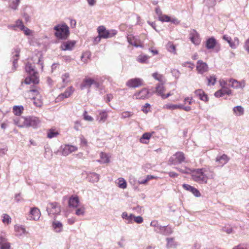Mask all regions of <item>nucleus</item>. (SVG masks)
<instances>
[{
  "label": "nucleus",
  "instance_id": "obj_1",
  "mask_svg": "<svg viewBox=\"0 0 249 249\" xmlns=\"http://www.w3.org/2000/svg\"><path fill=\"white\" fill-rule=\"evenodd\" d=\"M215 176L213 171L206 168L194 169L192 173V179L199 183L206 184L209 179H213Z\"/></svg>",
  "mask_w": 249,
  "mask_h": 249
},
{
  "label": "nucleus",
  "instance_id": "obj_2",
  "mask_svg": "<svg viewBox=\"0 0 249 249\" xmlns=\"http://www.w3.org/2000/svg\"><path fill=\"white\" fill-rule=\"evenodd\" d=\"M26 71L29 76L25 79L24 83L29 85L32 83L36 84L39 83V77L38 73L36 71L34 66L30 63H27L25 66Z\"/></svg>",
  "mask_w": 249,
  "mask_h": 249
},
{
  "label": "nucleus",
  "instance_id": "obj_3",
  "mask_svg": "<svg viewBox=\"0 0 249 249\" xmlns=\"http://www.w3.org/2000/svg\"><path fill=\"white\" fill-rule=\"evenodd\" d=\"M54 30L55 36L59 39H66L69 36V28L65 23L55 26Z\"/></svg>",
  "mask_w": 249,
  "mask_h": 249
},
{
  "label": "nucleus",
  "instance_id": "obj_4",
  "mask_svg": "<svg viewBox=\"0 0 249 249\" xmlns=\"http://www.w3.org/2000/svg\"><path fill=\"white\" fill-rule=\"evenodd\" d=\"M98 33L99 36L102 38H111L117 34V31L115 30H107L104 26H100L97 29Z\"/></svg>",
  "mask_w": 249,
  "mask_h": 249
},
{
  "label": "nucleus",
  "instance_id": "obj_5",
  "mask_svg": "<svg viewBox=\"0 0 249 249\" xmlns=\"http://www.w3.org/2000/svg\"><path fill=\"white\" fill-rule=\"evenodd\" d=\"M185 159V157L183 153L178 152L170 158L168 163L171 165L180 164L184 161Z\"/></svg>",
  "mask_w": 249,
  "mask_h": 249
},
{
  "label": "nucleus",
  "instance_id": "obj_6",
  "mask_svg": "<svg viewBox=\"0 0 249 249\" xmlns=\"http://www.w3.org/2000/svg\"><path fill=\"white\" fill-rule=\"evenodd\" d=\"M60 150L63 156H66L72 152L76 151L78 147L76 146L71 144H64L61 145Z\"/></svg>",
  "mask_w": 249,
  "mask_h": 249
},
{
  "label": "nucleus",
  "instance_id": "obj_7",
  "mask_svg": "<svg viewBox=\"0 0 249 249\" xmlns=\"http://www.w3.org/2000/svg\"><path fill=\"white\" fill-rule=\"evenodd\" d=\"M47 211L49 215L57 214L60 213L61 210L60 206L56 203H50L47 207Z\"/></svg>",
  "mask_w": 249,
  "mask_h": 249
},
{
  "label": "nucleus",
  "instance_id": "obj_8",
  "mask_svg": "<svg viewBox=\"0 0 249 249\" xmlns=\"http://www.w3.org/2000/svg\"><path fill=\"white\" fill-rule=\"evenodd\" d=\"M126 85L131 88H136L143 85V80L139 78H132L128 80Z\"/></svg>",
  "mask_w": 249,
  "mask_h": 249
},
{
  "label": "nucleus",
  "instance_id": "obj_9",
  "mask_svg": "<svg viewBox=\"0 0 249 249\" xmlns=\"http://www.w3.org/2000/svg\"><path fill=\"white\" fill-rule=\"evenodd\" d=\"M41 120L37 117L31 116L27 117L28 127L37 128L39 126Z\"/></svg>",
  "mask_w": 249,
  "mask_h": 249
},
{
  "label": "nucleus",
  "instance_id": "obj_10",
  "mask_svg": "<svg viewBox=\"0 0 249 249\" xmlns=\"http://www.w3.org/2000/svg\"><path fill=\"white\" fill-rule=\"evenodd\" d=\"M222 38L229 43L230 46L232 49L236 48L239 44V40L237 37H234L233 40L232 41L230 36L225 35L223 36Z\"/></svg>",
  "mask_w": 249,
  "mask_h": 249
},
{
  "label": "nucleus",
  "instance_id": "obj_11",
  "mask_svg": "<svg viewBox=\"0 0 249 249\" xmlns=\"http://www.w3.org/2000/svg\"><path fill=\"white\" fill-rule=\"evenodd\" d=\"M14 124L19 127H28L27 117H16L13 119Z\"/></svg>",
  "mask_w": 249,
  "mask_h": 249
},
{
  "label": "nucleus",
  "instance_id": "obj_12",
  "mask_svg": "<svg viewBox=\"0 0 249 249\" xmlns=\"http://www.w3.org/2000/svg\"><path fill=\"white\" fill-rule=\"evenodd\" d=\"M151 95L147 89L143 88L139 92H136L133 97H135L137 99H144L149 98Z\"/></svg>",
  "mask_w": 249,
  "mask_h": 249
},
{
  "label": "nucleus",
  "instance_id": "obj_13",
  "mask_svg": "<svg viewBox=\"0 0 249 249\" xmlns=\"http://www.w3.org/2000/svg\"><path fill=\"white\" fill-rule=\"evenodd\" d=\"M127 41L130 44L136 47H143L141 40L137 36H127Z\"/></svg>",
  "mask_w": 249,
  "mask_h": 249
},
{
  "label": "nucleus",
  "instance_id": "obj_14",
  "mask_svg": "<svg viewBox=\"0 0 249 249\" xmlns=\"http://www.w3.org/2000/svg\"><path fill=\"white\" fill-rule=\"evenodd\" d=\"M108 118L107 112L105 110H98V114L96 117V121L100 124L104 123Z\"/></svg>",
  "mask_w": 249,
  "mask_h": 249
},
{
  "label": "nucleus",
  "instance_id": "obj_15",
  "mask_svg": "<svg viewBox=\"0 0 249 249\" xmlns=\"http://www.w3.org/2000/svg\"><path fill=\"white\" fill-rule=\"evenodd\" d=\"M196 68L197 72L200 74H203L208 71V66L207 63L200 60L197 62Z\"/></svg>",
  "mask_w": 249,
  "mask_h": 249
},
{
  "label": "nucleus",
  "instance_id": "obj_16",
  "mask_svg": "<svg viewBox=\"0 0 249 249\" xmlns=\"http://www.w3.org/2000/svg\"><path fill=\"white\" fill-rule=\"evenodd\" d=\"M74 92V89L71 86L68 88L64 93H61L57 97V101H62L65 98L69 97Z\"/></svg>",
  "mask_w": 249,
  "mask_h": 249
},
{
  "label": "nucleus",
  "instance_id": "obj_17",
  "mask_svg": "<svg viewBox=\"0 0 249 249\" xmlns=\"http://www.w3.org/2000/svg\"><path fill=\"white\" fill-rule=\"evenodd\" d=\"M76 43L74 40H69L63 42L60 47V49L63 51H71L74 48Z\"/></svg>",
  "mask_w": 249,
  "mask_h": 249
},
{
  "label": "nucleus",
  "instance_id": "obj_18",
  "mask_svg": "<svg viewBox=\"0 0 249 249\" xmlns=\"http://www.w3.org/2000/svg\"><path fill=\"white\" fill-rule=\"evenodd\" d=\"M30 215L31 218L30 220H38L41 215V213L39 210L36 208L34 207L31 209L30 212Z\"/></svg>",
  "mask_w": 249,
  "mask_h": 249
},
{
  "label": "nucleus",
  "instance_id": "obj_19",
  "mask_svg": "<svg viewBox=\"0 0 249 249\" xmlns=\"http://www.w3.org/2000/svg\"><path fill=\"white\" fill-rule=\"evenodd\" d=\"M182 187L186 190L191 192L195 196L199 197L201 196L200 193L196 188L186 184H183Z\"/></svg>",
  "mask_w": 249,
  "mask_h": 249
},
{
  "label": "nucleus",
  "instance_id": "obj_20",
  "mask_svg": "<svg viewBox=\"0 0 249 249\" xmlns=\"http://www.w3.org/2000/svg\"><path fill=\"white\" fill-rule=\"evenodd\" d=\"M231 83V86L234 89H243L245 86L244 81H238L233 79H231L229 81Z\"/></svg>",
  "mask_w": 249,
  "mask_h": 249
},
{
  "label": "nucleus",
  "instance_id": "obj_21",
  "mask_svg": "<svg viewBox=\"0 0 249 249\" xmlns=\"http://www.w3.org/2000/svg\"><path fill=\"white\" fill-rule=\"evenodd\" d=\"M190 38L192 43L195 45H198L200 42V39L198 34L195 30L193 31L190 35Z\"/></svg>",
  "mask_w": 249,
  "mask_h": 249
},
{
  "label": "nucleus",
  "instance_id": "obj_22",
  "mask_svg": "<svg viewBox=\"0 0 249 249\" xmlns=\"http://www.w3.org/2000/svg\"><path fill=\"white\" fill-rule=\"evenodd\" d=\"M15 231L16 235L18 237H21L28 233L24 227L19 225H16L15 226Z\"/></svg>",
  "mask_w": 249,
  "mask_h": 249
},
{
  "label": "nucleus",
  "instance_id": "obj_23",
  "mask_svg": "<svg viewBox=\"0 0 249 249\" xmlns=\"http://www.w3.org/2000/svg\"><path fill=\"white\" fill-rule=\"evenodd\" d=\"M195 94L200 100L205 102L208 101V97L203 90L197 89L195 90Z\"/></svg>",
  "mask_w": 249,
  "mask_h": 249
},
{
  "label": "nucleus",
  "instance_id": "obj_24",
  "mask_svg": "<svg viewBox=\"0 0 249 249\" xmlns=\"http://www.w3.org/2000/svg\"><path fill=\"white\" fill-rule=\"evenodd\" d=\"M93 79L86 78L83 80L82 83L80 85V89L83 90L85 88H89L93 84Z\"/></svg>",
  "mask_w": 249,
  "mask_h": 249
},
{
  "label": "nucleus",
  "instance_id": "obj_25",
  "mask_svg": "<svg viewBox=\"0 0 249 249\" xmlns=\"http://www.w3.org/2000/svg\"><path fill=\"white\" fill-rule=\"evenodd\" d=\"M230 158L225 154H223L220 156H217L215 161L221 166L226 164L229 160Z\"/></svg>",
  "mask_w": 249,
  "mask_h": 249
},
{
  "label": "nucleus",
  "instance_id": "obj_26",
  "mask_svg": "<svg viewBox=\"0 0 249 249\" xmlns=\"http://www.w3.org/2000/svg\"><path fill=\"white\" fill-rule=\"evenodd\" d=\"M101 159L97 161L100 163H108L110 162V157L107 154L101 152L100 155Z\"/></svg>",
  "mask_w": 249,
  "mask_h": 249
},
{
  "label": "nucleus",
  "instance_id": "obj_27",
  "mask_svg": "<svg viewBox=\"0 0 249 249\" xmlns=\"http://www.w3.org/2000/svg\"><path fill=\"white\" fill-rule=\"evenodd\" d=\"M0 249H10V243L2 235H0Z\"/></svg>",
  "mask_w": 249,
  "mask_h": 249
},
{
  "label": "nucleus",
  "instance_id": "obj_28",
  "mask_svg": "<svg viewBox=\"0 0 249 249\" xmlns=\"http://www.w3.org/2000/svg\"><path fill=\"white\" fill-rule=\"evenodd\" d=\"M59 134V131L55 128H52L47 130V138L52 139L57 137Z\"/></svg>",
  "mask_w": 249,
  "mask_h": 249
},
{
  "label": "nucleus",
  "instance_id": "obj_29",
  "mask_svg": "<svg viewBox=\"0 0 249 249\" xmlns=\"http://www.w3.org/2000/svg\"><path fill=\"white\" fill-rule=\"evenodd\" d=\"M61 78L62 84H63L61 88H64L70 82L69 73L66 72V73H64V74H62L61 75Z\"/></svg>",
  "mask_w": 249,
  "mask_h": 249
},
{
  "label": "nucleus",
  "instance_id": "obj_30",
  "mask_svg": "<svg viewBox=\"0 0 249 249\" xmlns=\"http://www.w3.org/2000/svg\"><path fill=\"white\" fill-rule=\"evenodd\" d=\"M216 40L213 37H211L207 40L206 47L208 49H213L216 45Z\"/></svg>",
  "mask_w": 249,
  "mask_h": 249
},
{
  "label": "nucleus",
  "instance_id": "obj_31",
  "mask_svg": "<svg viewBox=\"0 0 249 249\" xmlns=\"http://www.w3.org/2000/svg\"><path fill=\"white\" fill-rule=\"evenodd\" d=\"M88 178L90 182H97L99 180L100 175L96 173H90L88 175Z\"/></svg>",
  "mask_w": 249,
  "mask_h": 249
},
{
  "label": "nucleus",
  "instance_id": "obj_32",
  "mask_svg": "<svg viewBox=\"0 0 249 249\" xmlns=\"http://www.w3.org/2000/svg\"><path fill=\"white\" fill-rule=\"evenodd\" d=\"M180 107H182L181 104L177 105L171 103L166 104L163 107V108L164 109H167L171 110L180 109Z\"/></svg>",
  "mask_w": 249,
  "mask_h": 249
},
{
  "label": "nucleus",
  "instance_id": "obj_33",
  "mask_svg": "<svg viewBox=\"0 0 249 249\" xmlns=\"http://www.w3.org/2000/svg\"><path fill=\"white\" fill-rule=\"evenodd\" d=\"M165 91V89L163 84H159L156 87V93L161 97Z\"/></svg>",
  "mask_w": 249,
  "mask_h": 249
},
{
  "label": "nucleus",
  "instance_id": "obj_34",
  "mask_svg": "<svg viewBox=\"0 0 249 249\" xmlns=\"http://www.w3.org/2000/svg\"><path fill=\"white\" fill-rule=\"evenodd\" d=\"M53 227L54 231L57 232H60L62 231L63 225L58 221H54L53 223Z\"/></svg>",
  "mask_w": 249,
  "mask_h": 249
},
{
  "label": "nucleus",
  "instance_id": "obj_35",
  "mask_svg": "<svg viewBox=\"0 0 249 249\" xmlns=\"http://www.w3.org/2000/svg\"><path fill=\"white\" fill-rule=\"evenodd\" d=\"M69 203L71 207L74 208L77 207L79 204V199L78 197H71L69 199Z\"/></svg>",
  "mask_w": 249,
  "mask_h": 249
},
{
  "label": "nucleus",
  "instance_id": "obj_36",
  "mask_svg": "<svg viewBox=\"0 0 249 249\" xmlns=\"http://www.w3.org/2000/svg\"><path fill=\"white\" fill-rule=\"evenodd\" d=\"M160 233L163 235H169L173 232L172 229L167 226H162V227H160Z\"/></svg>",
  "mask_w": 249,
  "mask_h": 249
},
{
  "label": "nucleus",
  "instance_id": "obj_37",
  "mask_svg": "<svg viewBox=\"0 0 249 249\" xmlns=\"http://www.w3.org/2000/svg\"><path fill=\"white\" fill-rule=\"evenodd\" d=\"M116 183L118 184V186L120 188L124 189L127 187L126 182L123 178H119Z\"/></svg>",
  "mask_w": 249,
  "mask_h": 249
},
{
  "label": "nucleus",
  "instance_id": "obj_38",
  "mask_svg": "<svg viewBox=\"0 0 249 249\" xmlns=\"http://www.w3.org/2000/svg\"><path fill=\"white\" fill-rule=\"evenodd\" d=\"M151 136L152 134L149 133H145L143 134L142 136L140 139V142L142 143H147L148 142L147 141H148L151 138Z\"/></svg>",
  "mask_w": 249,
  "mask_h": 249
},
{
  "label": "nucleus",
  "instance_id": "obj_39",
  "mask_svg": "<svg viewBox=\"0 0 249 249\" xmlns=\"http://www.w3.org/2000/svg\"><path fill=\"white\" fill-rule=\"evenodd\" d=\"M149 57L147 55L141 54L137 58V61L141 63H147Z\"/></svg>",
  "mask_w": 249,
  "mask_h": 249
},
{
  "label": "nucleus",
  "instance_id": "obj_40",
  "mask_svg": "<svg viewBox=\"0 0 249 249\" xmlns=\"http://www.w3.org/2000/svg\"><path fill=\"white\" fill-rule=\"evenodd\" d=\"M24 109L22 106H15L13 107V112L17 116L20 115Z\"/></svg>",
  "mask_w": 249,
  "mask_h": 249
},
{
  "label": "nucleus",
  "instance_id": "obj_41",
  "mask_svg": "<svg viewBox=\"0 0 249 249\" xmlns=\"http://www.w3.org/2000/svg\"><path fill=\"white\" fill-rule=\"evenodd\" d=\"M19 53H20V49L18 48L15 49V51L13 53H15L14 56H15L16 57V58L14 59L13 62V66L14 70H16V65L17 61L18 60V57L19 56Z\"/></svg>",
  "mask_w": 249,
  "mask_h": 249
},
{
  "label": "nucleus",
  "instance_id": "obj_42",
  "mask_svg": "<svg viewBox=\"0 0 249 249\" xmlns=\"http://www.w3.org/2000/svg\"><path fill=\"white\" fill-rule=\"evenodd\" d=\"M234 114L237 116H241L244 114V109L240 106L235 107L233 108Z\"/></svg>",
  "mask_w": 249,
  "mask_h": 249
},
{
  "label": "nucleus",
  "instance_id": "obj_43",
  "mask_svg": "<svg viewBox=\"0 0 249 249\" xmlns=\"http://www.w3.org/2000/svg\"><path fill=\"white\" fill-rule=\"evenodd\" d=\"M12 219L7 214L4 213L2 215V221L4 224H9L11 223Z\"/></svg>",
  "mask_w": 249,
  "mask_h": 249
},
{
  "label": "nucleus",
  "instance_id": "obj_44",
  "mask_svg": "<svg viewBox=\"0 0 249 249\" xmlns=\"http://www.w3.org/2000/svg\"><path fill=\"white\" fill-rule=\"evenodd\" d=\"M166 48L169 52L174 54L176 53V47L172 42H168L166 45Z\"/></svg>",
  "mask_w": 249,
  "mask_h": 249
},
{
  "label": "nucleus",
  "instance_id": "obj_45",
  "mask_svg": "<svg viewBox=\"0 0 249 249\" xmlns=\"http://www.w3.org/2000/svg\"><path fill=\"white\" fill-rule=\"evenodd\" d=\"M134 216V215L132 214H131L130 215H128L127 213L126 212H124L122 214V217L123 219H125L127 221V223H131L132 220V217Z\"/></svg>",
  "mask_w": 249,
  "mask_h": 249
},
{
  "label": "nucleus",
  "instance_id": "obj_46",
  "mask_svg": "<svg viewBox=\"0 0 249 249\" xmlns=\"http://www.w3.org/2000/svg\"><path fill=\"white\" fill-rule=\"evenodd\" d=\"M176 169L179 171L180 172L186 174H190L192 176V173L193 172V170L190 168L184 167L183 168H176Z\"/></svg>",
  "mask_w": 249,
  "mask_h": 249
},
{
  "label": "nucleus",
  "instance_id": "obj_47",
  "mask_svg": "<svg viewBox=\"0 0 249 249\" xmlns=\"http://www.w3.org/2000/svg\"><path fill=\"white\" fill-rule=\"evenodd\" d=\"M34 100V104L37 107H41L43 103L42 100L39 97L36 96V97L33 98Z\"/></svg>",
  "mask_w": 249,
  "mask_h": 249
},
{
  "label": "nucleus",
  "instance_id": "obj_48",
  "mask_svg": "<svg viewBox=\"0 0 249 249\" xmlns=\"http://www.w3.org/2000/svg\"><path fill=\"white\" fill-rule=\"evenodd\" d=\"M20 2V0H14L10 4L9 6L14 10H16Z\"/></svg>",
  "mask_w": 249,
  "mask_h": 249
},
{
  "label": "nucleus",
  "instance_id": "obj_49",
  "mask_svg": "<svg viewBox=\"0 0 249 249\" xmlns=\"http://www.w3.org/2000/svg\"><path fill=\"white\" fill-rule=\"evenodd\" d=\"M159 19L162 22H170L171 18L166 15H162L159 17Z\"/></svg>",
  "mask_w": 249,
  "mask_h": 249
},
{
  "label": "nucleus",
  "instance_id": "obj_50",
  "mask_svg": "<svg viewBox=\"0 0 249 249\" xmlns=\"http://www.w3.org/2000/svg\"><path fill=\"white\" fill-rule=\"evenodd\" d=\"M208 81L209 85H214L216 81V78L214 75L210 76L208 78Z\"/></svg>",
  "mask_w": 249,
  "mask_h": 249
},
{
  "label": "nucleus",
  "instance_id": "obj_51",
  "mask_svg": "<svg viewBox=\"0 0 249 249\" xmlns=\"http://www.w3.org/2000/svg\"><path fill=\"white\" fill-rule=\"evenodd\" d=\"M83 117L84 119L87 121L93 122L94 120L93 118L91 116L88 115L87 111H84L83 113Z\"/></svg>",
  "mask_w": 249,
  "mask_h": 249
},
{
  "label": "nucleus",
  "instance_id": "obj_52",
  "mask_svg": "<svg viewBox=\"0 0 249 249\" xmlns=\"http://www.w3.org/2000/svg\"><path fill=\"white\" fill-rule=\"evenodd\" d=\"M167 247L169 248L175 247V244L173 238H167Z\"/></svg>",
  "mask_w": 249,
  "mask_h": 249
},
{
  "label": "nucleus",
  "instance_id": "obj_53",
  "mask_svg": "<svg viewBox=\"0 0 249 249\" xmlns=\"http://www.w3.org/2000/svg\"><path fill=\"white\" fill-rule=\"evenodd\" d=\"M85 213V208L81 207L78 208L75 212V214L78 216L83 215Z\"/></svg>",
  "mask_w": 249,
  "mask_h": 249
},
{
  "label": "nucleus",
  "instance_id": "obj_54",
  "mask_svg": "<svg viewBox=\"0 0 249 249\" xmlns=\"http://www.w3.org/2000/svg\"><path fill=\"white\" fill-rule=\"evenodd\" d=\"M25 26L23 25V22L20 19H18L16 21L15 25L14 27H17L21 30Z\"/></svg>",
  "mask_w": 249,
  "mask_h": 249
},
{
  "label": "nucleus",
  "instance_id": "obj_55",
  "mask_svg": "<svg viewBox=\"0 0 249 249\" xmlns=\"http://www.w3.org/2000/svg\"><path fill=\"white\" fill-rule=\"evenodd\" d=\"M21 30L23 31L25 35L26 36L31 35L33 33V31L32 30L25 26H24Z\"/></svg>",
  "mask_w": 249,
  "mask_h": 249
},
{
  "label": "nucleus",
  "instance_id": "obj_56",
  "mask_svg": "<svg viewBox=\"0 0 249 249\" xmlns=\"http://www.w3.org/2000/svg\"><path fill=\"white\" fill-rule=\"evenodd\" d=\"M133 219L135 222L139 224L142 223L143 222V218L141 216H135L134 215V216L132 217V219Z\"/></svg>",
  "mask_w": 249,
  "mask_h": 249
},
{
  "label": "nucleus",
  "instance_id": "obj_57",
  "mask_svg": "<svg viewBox=\"0 0 249 249\" xmlns=\"http://www.w3.org/2000/svg\"><path fill=\"white\" fill-rule=\"evenodd\" d=\"M221 89L222 90L224 95L227 94L229 95L231 94V90L226 87L221 88Z\"/></svg>",
  "mask_w": 249,
  "mask_h": 249
},
{
  "label": "nucleus",
  "instance_id": "obj_58",
  "mask_svg": "<svg viewBox=\"0 0 249 249\" xmlns=\"http://www.w3.org/2000/svg\"><path fill=\"white\" fill-rule=\"evenodd\" d=\"M133 115L132 112L128 111H124L122 113V118L125 119L129 118Z\"/></svg>",
  "mask_w": 249,
  "mask_h": 249
},
{
  "label": "nucleus",
  "instance_id": "obj_59",
  "mask_svg": "<svg viewBox=\"0 0 249 249\" xmlns=\"http://www.w3.org/2000/svg\"><path fill=\"white\" fill-rule=\"evenodd\" d=\"M223 231L228 234H231L232 233L233 229L231 227H225L223 228Z\"/></svg>",
  "mask_w": 249,
  "mask_h": 249
},
{
  "label": "nucleus",
  "instance_id": "obj_60",
  "mask_svg": "<svg viewBox=\"0 0 249 249\" xmlns=\"http://www.w3.org/2000/svg\"><path fill=\"white\" fill-rule=\"evenodd\" d=\"M152 76L155 79H156L159 81H162V76L161 75L158 74V73H157V72L154 73L152 74Z\"/></svg>",
  "mask_w": 249,
  "mask_h": 249
},
{
  "label": "nucleus",
  "instance_id": "obj_61",
  "mask_svg": "<svg viewBox=\"0 0 249 249\" xmlns=\"http://www.w3.org/2000/svg\"><path fill=\"white\" fill-rule=\"evenodd\" d=\"M81 144L83 146H87L88 142L83 136L80 137Z\"/></svg>",
  "mask_w": 249,
  "mask_h": 249
},
{
  "label": "nucleus",
  "instance_id": "obj_62",
  "mask_svg": "<svg viewBox=\"0 0 249 249\" xmlns=\"http://www.w3.org/2000/svg\"><path fill=\"white\" fill-rule=\"evenodd\" d=\"M214 95L216 97H220L224 95L221 89L218 90L216 92H215Z\"/></svg>",
  "mask_w": 249,
  "mask_h": 249
},
{
  "label": "nucleus",
  "instance_id": "obj_63",
  "mask_svg": "<svg viewBox=\"0 0 249 249\" xmlns=\"http://www.w3.org/2000/svg\"><path fill=\"white\" fill-rule=\"evenodd\" d=\"M184 102L188 103L189 105L192 104L193 103V98L192 97H186L184 100Z\"/></svg>",
  "mask_w": 249,
  "mask_h": 249
},
{
  "label": "nucleus",
  "instance_id": "obj_64",
  "mask_svg": "<svg viewBox=\"0 0 249 249\" xmlns=\"http://www.w3.org/2000/svg\"><path fill=\"white\" fill-rule=\"evenodd\" d=\"M244 48L249 53V38L246 41Z\"/></svg>",
  "mask_w": 249,
  "mask_h": 249
}]
</instances>
